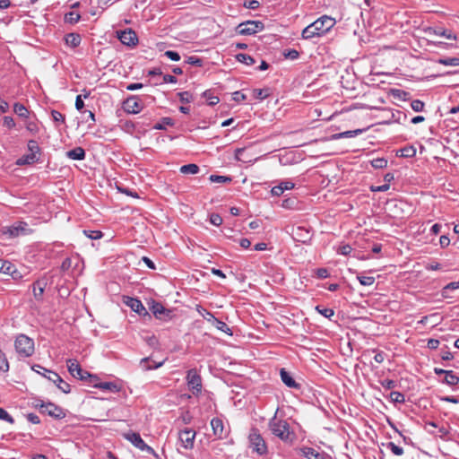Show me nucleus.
Masks as SVG:
<instances>
[{
  "label": "nucleus",
  "instance_id": "nucleus-57",
  "mask_svg": "<svg viewBox=\"0 0 459 459\" xmlns=\"http://www.w3.org/2000/svg\"><path fill=\"white\" fill-rule=\"evenodd\" d=\"M253 95L255 99L263 100L268 96V93L264 89H254Z\"/></svg>",
  "mask_w": 459,
  "mask_h": 459
},
{
  "label": "nucleus",
  "instance_id": "nucleus-54",
  "mask_svg": "<svg viewBox=\"0 0 459 459\" xmlns=\"http://www.w3.org/2000/svg\"><path fill=\"white\" fill-rule=\"evenodd\" d=\"M411 107L415 112H421L424 109L425 103L420 100H414L411 102Z\"/></svg>",
  "mask_w": 459,
  "mask_h": 459
},
{
  "label": "nucleus",
  "instance_id": "nucleus-62",
  "mask_svg": "<svg viewBox=\"0 0 459 459\" xmlns=\"http://www.w3.org/2000/svg\"><path fill=\"white\" fill-rule=\"evenodd\" d=\"M232 100L236 102H241L247 100V95L240 91H237L232 93Z\"/></svg>",
  "mask_w": 459,
  "mask_h": 459
},
{
  "label": "nucleus",
  "instance_id": "nucleus-49",
  "mask_svg": "<svg viewBox=\"0 0 459 459\" xmlns=\"http://www.w3.org/2000/svg\"><path fill=\"white\" fill-rule=\"evenodd\" d=\"M83 234L91 239H100L103 236L100 230H84Z\"/></svg>",
  "mask_w": 459,
  "mask_h": 459
},
{
  "label": "nucleus",
  "instance_id": "nucleus-52",
  "mask_svg": "<svg viewBox=\"0 0 459 459\" xmlns=\"http://www.w3.org/2000/svg\"><path fill=\"white\" fill-rule=\"evenodd\" d=\"M371 165L375 169H384L387 166V160L385 158H377L371 160Z\"/></svg>",
  "mask_w": 459,
  "mask_h": 459
},
{
  "label": "nucleus",
  "instance_id": "nucleus-48",
  "mask_svg": "<svg viewBox=\"0 0 459 459\" xmlns=\"http://www.w3.org/2000/svg\"><path fill=\"white\" fill-rule=\"evenodd\" d=\"M27 148H28L30 153H34L36 156L41 151V149L39 146L37 141H35V140H29L28 141V144H27Z\"/></svg>",
  "mask_w": 459,
  "mask_h": 459
},
{
  "label": "nucleus",
  "instance_id": "nucleus-63",
  "mask_svg": "<svg viewBox=\"0 0 459 459\" xmlns=\"http://www.w3.org/2000/svg\"><path fill=\"white\" fill-rule=\"evenodd\" d=\"M3 124L9 129H12L15 126V122L12 117L5 116L3 118Z\"/></svg>",
  "mask_w": 459,
  "mask_h": 459
},
{
  "label": "nucleus",
  "instance_id": "nucleus-29",
  "mask_svg": "<svg viewBox=\"0 0 459 459\" xmlns=\"http://www.w3.org/2000/svg\"><path fill=\"white\" fill-rule=\"evenodd\" d=\"M96 388L108 390L112 393H117L119 391L118 385L114 382H100L99 385H96Z\"/></svg>",
  "mask_w": 459,
  "mask_h": 459
},
{
  "label": "nucleus",
  "instance_id": "nucleus-11",
  "mask_svg": "<svg viewBox=\"0 0 459 459\" xmlns=\"http://www.w3.org/2000/svg\"><path fill=\"white\" fill-rule=\"evenodd\" d=\"M211 427L216 439H224L229 436L230 431L225 429L223 420L221 418L212 419Z\"/></svg>",
  "mask_w": 459,
  "mask_h": 459
},
{
  "label": "nucleus",
  "instance_id": "nucleus-5",
  "mask_svg": "<svg viewBox=\"0 0 459 459\" xmlns=\"http://www.w3.org/2000/svg\"><path fill=\"white\" fill-rule=\"evenodd\" d=\"M290 235L294 241L302 244H308L312 239L311 229L306 226H293L291 228Z\"/></svg>",
  "mask_w": 459,
  "mask_h": 459
},
{
  "label": "nucleus",
  "instance_id": "nucleus-23",
  "mask_svg": "<svg viewBox=\"0 0 459 459\" xmlns=\"http://www.w3.org/2000/svg\"><path fill=\"white\" fill-rule=\"evenodd\" d=\"M212 319V325L220 331L229 334V335H232V331L231 329L230 328V326L223 321L214 317L211 313H208Z\"/></svg>",
  "mask_w": 459,
  "mask_h": 459
},
{
  "label": "nucleus",
  "instance_id": "nucleus-38",
  "mask_svg": "<svg viewBox=\"0 0 459 459\" xmlns=\"http://www.w3.org/2000/svg\"><path fill=\"white\" fill-rule=\"evenodd\" d=\"M165 307L159 301H156L154 299H152L150 303V310L156 317L159 314H160V310H163Z\"/></svg>",
  "mask_w": 459,
  "mask_h": 459
},
{
  "label": "nucleus",
  "instance_id": "nucleus-26",
  "mask_svg": "<svg viewBox=\"0 0 459 459\" xmlns=\"http://www.w3.org/2000/svg\"><path fill=\"white\" fill-rule=\"evenodd\" d=\"M301 36L304 39H312L314 38H320L323 37L328 32L329 30H301Z\"/></svg>",
  "mask_w": 459,
  "mask_h": 459
},
{
  "label": "nucleus",
  "instance_id": "nucleus-46",
  "mask_svg": "<svg viewBox=\"0 0 459 459\" xmlns=\"http://www.w3.org/2000/svg\"><path fill=\"white\" fill-rule=\"evenodd\" d=\"M385 446L395 455L400 456L404 453L403 448L395 445L394 442H388Z\"/></svg>",
  "mask_w": 459,
  "mask_h": 459
},
{
  "label": "nucleus",
  "instance_id": "nucleus-19",
  "mask_svg": "<svg viewBox=\"0 0 459 459\" xmlns=\"http://www.w3.org/2000/svg\"><path fill=\"white\" fill-rule=\"evenodd\" d=\"M46 285H47V282L44 280H39L33 283L32 291H33L34 298L37 300H39V301L42 300V297H43V293H44Z\"/></svg>",
  "mask_w": 459,
  "mask_h": 459
},
{
  "label": "nucleus",
  "instance_id": "nucleus-59",
  "mask_svg": "<svg viewBox=\"0 0 459 459\" xmlns=\"http://www.w3.org/2000/svg\"><path fill=\"white\" fill-rule=\"evenodd\" d=\"M459 288V281H452V282H449L448 284H446L443 290H442V296L446 298V290H457Z\"/></svg>",
  "mask_w": 459,
  "mask_h": 459
},
{
  "label": "nucleus",
  "instance_id": "nucleus-36",
  "mask_svg": "<svg viewBox=\"0 0 459 459\" xmlns=\"http://www.w3.org/2000/svg\"><path fill=\"white\" fill-rule=\"evenodd\" d=\"M236 59L240 63L246 64L247 65H252L255 63V59L251 56L244 53L236 55Z\"/></svg>",
  "mask_w": 459,
  "mask_h": 459
},
{
  "label": "nucleus",
  "instance_id": "nucleus-21",
  "mask_svg": "<svg viewBox=\"0 0 459 459\" xmlns=\"http://www.w3.org/2000/svg\"><path fill=\"white\" fill-rule=\"evenodd\" d=\"M66 156L74 160H82L85 159L86 153L83 148L75 147L66 152Z\"/></svg>",
  "mask_w": 459,
  "mask_h": 459
},
{
  "label": "nucleus",
  "instance_id": "nucleus-44",
  "mask_svg": "<svg viewBox=\"0 0 459 459\" xmlns=\"http://www.w3.org/2000/svg\"><path fill=\"white\" fill-rule=\"evenodd\" d=\"M203 97L207 100L209 106H214L220 101L219 97L212 95L209 90L204 91Z\"/></svg>",
  "mask_w": 459,
  "mask_h": 459
},
{
  "label": "nucleus",
  "instance_id": "nucleus-64",
  "mask_svg": "<svg viewBox=\"0 0 459 459\" xmlns=\"http://www.w3.org/2000/svg\"><path fill=\"white\" fill-rule=\"evenodd\" d=\"M164 56H166L168 58H169L172 61H179L180 60V55L176 51L167 50L164 53Z\"/></svg>",
  "mask_w": 459,
  "mask_h": 459
},
{
  "label": "nucleus",
  "instance_id": "nucleus-18",
  "mask_svg": "<svg viewBox=\"0 0 459 459\" xmlns=\"http://www.w3.org/2000/svg\"><path fill=\"white\" fill-rule=\"evenodd\" d=\"M64 40L67 47L74 48L80 45L82 38L80 34L71 32L64 36Z\"/></svg>",
  "mask_w": 459,
  "mask_h": 459
},
{
  "label": "nucleus",
  "instance_id": "nucleus-24",
  "mask_svg": "<svg viewBox=\"0 0 459 459\" xmlns=\"http://www.w3.org/2000/svg\"><path fill=\"white\" fill-rule=\"evenodd\" d=\"M150 362H151V358L146 357V358H143L141 359L140 365L143 370L147 371V370L158 368L164 364V360L158 362V363L155 362L153 365H152Z\"/></svg>",
  "mask_w": 459,
  "mask_h": 459
},
{
  "label": "nucleus",
  "instance_id": "nucleus-42",
  "mask_svg": "<svg viewBox=\"0 0 459 459\" xmlns=\"http://www.w3.org/2000/svg\"><path fill=\"white\" fill-rule=\"evenodd\" d=\"M25 226L27 224L25 222H20L18 226H13L9 229V233L12 237H17L21 232L25 231Z\"/></svg>",
  "mask_w": 459,
  "mask_h": 459
},
{
  "label": "nucleus",
  "instance_id": "nucleus-13",
  "mask_svg": "<svg viewBox=\"0 0 459 459\" xmlns=\"http://www.w3.org/2000/svg\"><path fill=\"white\" fill-rule=\"evenodd\" d=\"M195 437V431L192 429H186L181 430L178 435L181 446L186 449H192L194 447Z\"/></svg>",
  "mask_w": 459,
  "mask_h": 459
},
{
  "label": "nucleus",
  "instance_id": "nucleus-1",
  "mask_svg": "<svg viewBox=\"0 0 459 459\" xmlns=\"http://www.w3.org/2000/svg\"><path fill=\"white\" fill-rule=\"evenodd\" d=\"M269 429L271 432L284 442H291L294 434L290 431V424L284 420H277L276 416L270 420Z\"/></svg>",
  "mask_w": 459,
  "mask_h": 459
},
{
  "label": "nucleus",
  "instance_id": "nucleus-37",
  "mask_svg": "<svg viewBox=\"0 0 459 459\" xmlns=\"http://www.w3.org/2000/svg\"><path fill=\"white\" fill-rule=\"evenodd\" d=\"M400 156L404 158H412L416 155V149L410 145L402 148L400 151Z\"/></svg>",
  "mask_w": 459,
  "mask_h": 459
},
{
  "label": "nucleus",
  "instance_id": "nucleus-2",
  "mask_svg": "<svg viewBox=\"0 0 459 459\" xmlns=\"http://www.w3.org/2000/svg\"><path fill=\"white\" fill-rule=\"evenodd\" d=\"M249 446L253 452L259 455H264L268 453L267 445L256 428H252L248 435Z\"/></svg>",
  "mask_w": 459,
  "mask_h": 459
},
{
  "label": "nucleus",
  "instance_id": "nucleus-6",
  "mask_svg": "<svg viewBox=\"0 0 459 459\" xmlns=\"http://www.w3.org/2000/svg\"><path fill=\"white\" fill-rule=\"evenodd\" d=\"M40 413L48 414L55 420L64 419L66 415L63 408L50 402L40 404Z\"/></svg>",
  "mask_w": 459,
  "mask_h": 459
},
{
  "label": "nucleus",
  "instance_id": "nucleus-10",
  "mask_svg": "<svg viewBox=\"0 0 459 459\" xmlns=\"http://www.w3.org/2000/svg\"><path fill=\"white\" fill-rule=\"evenodd\" d=\"M67 368L69 373L77 379L87 380L90 377V372L83 370L76 359H68Z\"/></svg>",
  "mask_w": 459,
  "mask_h": 459
},
{
  "label": "nucleus",
  "instance_id": "nucleus-35",
  "mask_svg": "<svg viewBox=\"0 0 459 459\" xmlns=\"http://www.w3.org/2000/svg\"><path fill=\"white\" fill-rule=\"evenodd\" d=\"M209 179L212 183H221V184H230L233 180L232 178L230 176H220V175H211Z\"/></svg>",
  "mask_w": 459,
  "mask_h": 459
},
{
  "label": "nucleus",
  "instance_id": "nucleus-50",
  "mask_svg": "<svg viewBox=\"0 0 459 459\" xmlns=\"http://www.w3.org/2000/svg\"><path fill=\"white\" fill-rule=\"evenodd\" d=\"M282 55L286 59L290 60H296L299 56V53L296 49H284Z\"/></svg>",
  "mask_w": 459,
  "mask_h": 459
},
{
  "label": "nucleus",
  "instance_id": "nucleus-30",
  "mask_svg": "<svg viewBox=\"0 0 459 459\" xmlns=\"http://www.w3.org/2000/svg\"><path fill=\"white\" fill-rule=\"evenodd\" d=\"M175 125L174 120L171 117H162L160 123L153 126L155 130H166V126H173Z\"/></svg>",
  "mask_w": 459,
  "mask_h": 459
},
{
  "label": "nucleus",
  "instance_id": "nucleus-14",
  "mask_svg": "<svg viewBox=\"0 0 459 459\" xmlns=\"http://www.w3.org/2000/svg\"><path fill=\"white\" fill-rule=\"evenodd\" d=\"M126 300L125 303L131 307L133 311L137 313L139 316H147L151 317L149 312L145 308V307L143 305L142 301L136 298H131V297H126Z\"/></svg>",
  "mask_w": 459,
  "mask_h": 459
},
{
  "label": "nucleus",
  "instance_id": "nucleus-16",
  "mask_svg": "<svg viewBox=\"0 0 459 459\" xmlns=\"http://www.w3.org/2000/svg\"><path fill=\"white\" fill-rule=\"evenodd\" d=\"M280 376L281 381L284 383L286 386L290 388H295L298 390L300 389V385L294 380V378L285 368H281Z\"/></svg>",
  "mask_w": 459,
  "mask_h": 459
},
{
  "label": "nucleus",
  "instance_id": "nucleus-51",
  "mask_svg": "<svg viewBox=\"0 0 459 459\" xmlns=\"http://www.w3.org/2000/svg\"><path fill=\"white\" fill-rule=\"evenodd\" d=\"M186 63L197 66L202 67L204 65V60L198 56H190L186 58Z\"/></svg>",
  "mask_w": 459,
  "mask_h": 459
},
{
  "label": "nucleus",
  "instance_id": "nucleus-34",
  "mask_svg": "<svg viewBox=\"0 0 459 459\" xmlns=\"http://www.w3.org/2000/svg\"><path fill=\"white\" fill-rule=\"evenodd\" d=\"M14 266L10 262L0 259V273L12 275L14 273Z\"/></svg>",
  "mask_w": 459,
  "mask_h": 459
},
{
  "label": "nucleus",
  "instance_id": "nucleus-8",
  "mask_svg": "<svg viewBox=\"0 0 459 459\" xmlns=\"http://www.w3.org/2000/svg\"><path fill=\"white\" fill-rule=\"evenodd\" d=\"M117 39L127 47H135L138 44V36L135 30H116Z\"/></svg>",
  "mask_w": 459,
  "mask_h": 459
},
{
  "label": "nucleus",
  "instance_id": "nucleus-20",
  "mask_svg": "<svg viewBox=\"0 0 459 459\" xmlns=\"http://www.w3.org/2000/svg\"><path fill=\"white\" fill-rule=\"evenodd\" d=\"M39 157L36 156L34 153H29L22 155L19 159H17L15 164L17 166H25V165H31L35 162L39 161Z\"/></svg>",
  "mask_w": 459,
  "mask_h": 459
},
{
  "label": "nucleus",
  "instance_id": "nucleus-25",
  "mask_svg": "<svg viewBox=\"0 0 459 459\" xmlns=\"http://www.w3.org/2000/svg\"><path fill=\"white\" fill-rule=\"evenodd\" d=\"M443 383L446 384L447 385L454 386L458 385L459 383V377L454 373L452 370H447L445 378L442 381Z\"/></svg>",
  "mask_w": 459,
  "mask_h": 459
},
{
  "label": "nucleus",
  "instance_id": "nucleus-61",
  "mask_svg": "<svg viewBox=\"0 0 459 459\" xmlns=\"http://www.w3.org/2000/svg\"><path fill=\"white\" fill-rule=\"evenodd\" d=\"M223 220L221 216L218 213H212L210 216V222L214 226L221 225Z\"/></svg>",
  "mask_w": 459,
  "mask_h": 459
},
{
  "label": "nucleus",
  "instance_id": "nucleus-17",
  "mask_svg": "<svg viewBox=\"0 0 459 459\" xmlns=\"http://www.w3.org/2000/svg\"><path fill=\"white\" fill-rule=\"evenodd\" d=\"M53 377H50V381L53 382L56 387L65 394L71 392V387L58 374H52Z\"/></svg>",
  "mask_w": 459,
  "mask_h": 459
},
{
  "label": "nucleus",
  "instance_id": "nucleus-53",
  "mask_svg": "<svg viewBox=\"0 0 459 459\" xmlns=\"http://www.w3.org/2000/svg\"><path fill=\"white\" fill-rule=\"evenodd\" d=\"M368 32V30H359V32L357 30H354V34L359 36L361 43H368L371 41Z\"/></svg>",
  "mask_w": 459,
  "mask_h": 459
},
{
  "label": "nucleus",
  "instance_id": "nucleus-4",
  "mask_svg": "<svg viewBox=\"0 0 459 459\" xmlns=\"http://www.w3.org/2000/svg\"><path fill=\"white\" fill-rule=\"evenodd\" d=\"M186 384L188 389L195 396H198L202 393V377L197 372L196 368H191L186 373Z\"/></svg>",
  "mask_w": 459,
  "mask_h": 459
},
{
  "label": "nucleus",
  "instance_id": "nucleus-60",
  "mask_svg": "<svg viewBox=\"0 0 459 459\" xmlns=\"http://www.w3.org/2000/svg\"><path fill=\"white\" fill-rule=\"evenodd\" d=\"M25 127L30 133L33 134H37L39 130L37 123L34 121H27L25 124Z\"/></svg>",
  "mask_w": 459,
  "mask_h": 459
},
{
  "label": "nucleus",
  "instance_id": "nucleus-43",
  "mask_svg": "<svg viewBox=\"0 0 459 459\" xmlns=\"http://www.w3.org/2000/svg\"><path fill=\"white\" fill-rule=\"evenodd\" d=\"M177 96L182 103H190L194 100L193 94L187 91L178 92Z\"/></svg>",
  "mask_w": 459,
  "mask_h": 459
},
{
  "label": "nucleus",
  "instance_id": "nucleus-27",
  "mask_svg": "<svg viewBox=\"0 0 459 459\" xmlns=\"http://www.w3.org/2000/svg\"><path fill=\"white\" fill-rule=\"evenodd\" d=\"M391 95L394 99H398V100H403V101L409 100L411 99L410 92L405 91L401 90V89H392L391 90Z\"/></svg>",
  "mask_w": 459,
  "mask_h": 459
},
{
  "label": "nucleus",
  "instance_id": "nucleus-3",
  "mask_svg": "<svg viewBox=\"0 0 459 459\" xmlns=\"http://www.w3.org/2000/svg\"><path fill=\"white\" fill-rule=\"evenodd\" d=\"M14 347L16 352L24 358L30 357L34 353V341L25 334L16 337Z\"/></svg>",
  "mask_w": 459,
  "mask_h": 459
},
{
  "label": "nucleus",
  "instance_id": "nucleus-58",
  "mask_svg": "<svg viewBox=\"0 0 459 459\" xmlns=\"http://www.w3.org/2000/svg\"><path fill=\"white\" fill-rule=\"evenodd\" d=\"M361 285L371 286L375 282V278L372 276H358Z\"/></svg>",
  "mask_w": 459,
  "mask_h": 459
},
{
  "label": "nucleus",
  "instance_id": "nucleus-45",
  "mask_svg": "<svg viewBox=\"0 0 459 459\" xmlns=\"http://www.w3.org/2000/svg\"><path fill=\"white\" fill-rule=\"evenodd\" d=\"M316 310L326 318H331L334 315V311L332 308L325 307L320 305L316 307Z\"/></svg>",
  "mask_w": 459,
  "mask_h": 459
},
{
  "label": "nucleus",
  "instance_id": "nucleus-55",
  "mask_svg": "<svg viewBox=\"0 0 459 459\" xmlns=\"http://www.w3.org/2000/svg\"><path fill=\"white\" fill-rule=\"evenodd\" d=\"M0 420H4L10 424L14 423V419L4 409L0 407Z\"/></svg>",
  "mask_w": 459,
  "mask_h": 459
},
{
  "label": "nucleus",
  "instance_id": "nucleus-47",
  "mask_svg": "<svg viewBox=\"0 0 459 459\" xmlns=\"http://www.w3.org/2000/svg\"><path fill=\"white\" fill-rule=\"evenodd\" d=\"M9 370V362L5 354L0 349V371L7 372Z\"/></svg>",
  "mask_w": 459,
  "mask_h": 459
},
{
  "label": "nucleus",
  "instance_id": "nucleus-40",
  "mask_svg": "<svg viewBox=\"0 0 459 459\" xmlns=\"http://www.w3.org/2000/svg\"><path fill=\"white\" fill-rule=\"evenodd\" d=\"M437 63L444 65L458 66L459 57L439 58L437 60Z\"/></svg>",
  "mask_w": 459,
  "mask_h": 459
},
{
  "label": "nucleus",
  "instance_id": "nucleus-9",
  "mask_svg": "<svg viewBox=\"0 0 459 459\" xmlns=\"http://www.w3.org/2000/svg\"><path fill=\"white\" fill-rule=\"evenodd\" d=\"M123 109L129 114H138L143 109V104L138 96H129L123 102Z\"/></svg>",
  "mask_w": 459,
  "mask_h": 459
},
{
  "label": "nucleus",
  "instance_id": "nucleus-12",
  "mask_svg": "<svg viewBox=\"0 0 459 459\" xmlns=\"http://www.w3.org/2000/svg\"><path fill=\"white\" fill-rule=\"evenodd\" d=\"M335 20L330 16L323 15L316 21L307 24L304 29H333Z\"/></svg>",
  "mask_w": 459,
  "mask_h": 459
},
{
  "label": "nucleus",
  "instance_id": "nucleus-15",
  "mask_svg": "<svg viewBox=\"0 0 459 459\" xmlns=\"http://www.w3.org/2000/svg\"><path fill=\"white\" fill-rule=\"evenodd\" d=\"M300 455L307 459H327V455L319 453L313 447L304 446L300 448Z\"/></svg>",
  "mask_w": 459,
  "mask_h": 459
},
{
  "label": "nucleus",
  "instance_id": "nucleus-33",
  "mask_svg": "<svg viewBox=\"0 0 459 459\" xmlns=\"http://www.w3.org/2000/svg\"><path fill=\"white\" fill-rule=\"evenodd\" d=\"M174 310L170 308L164 307L163 310H160V314H159L156 318L163 321H169L174 317Z\"/></svg>",
  "mask_w": 459,
  "mask_h": 459
},
{
  "label": "nucleus",
  "instance_id": "nucleus-28",
  "mask_svg": "<svg viewBox=\"0 0 459 459\" xmlns=\"http://www.w3.org/2000/svg\"><path fill=\"white\" fill-rule=\"evenodd\" d=\"M13 112L20 117L27 118L29 117V110L27 108L19 102L14 103L13 105Z\"/></svg>",
  "mask_w": 459,
  "mask_h": 459
},
{
  "label": "nucleus",
  "instance_id": "nucleus-41",
  "mask_svg": "<svg viewBox=\"0 0 459 459\" xmlns=\"http://www.w3.org/2000/svg\"><path fill=\"white\" fill-rule=\"evenodd\" d=\"M390 400L394 403H405V396L403 394L397 392V391H392L390 393Z\"/></svg>",
  "mask_w": 459,
  "mask_h": 459
},
{
  "label": "nucleus",
  "instance_id": "nucleus-7",
  "mask_svg": "<svg viewBox=\"0 0 459 459\" xmlns=\"http://www.w3.org/2000/svg\"><path fill=\"white\" fill-rule=\"evenodd\" d=\"M126 438L129 440L135 447L139 448L142 451H145L150 455L157 456L155 450L148 446L141 437L139 433L136 432H129L125 435Z\"/></svg>",
  "mask_w": 459,
  "mask_h": 459
},
{
  "label": "nucleus",
  "instance_id": "nucleus-39",
  "mask_svg": "<svg viewBox=\"0 0 459 459\" xmlns=\"http://www.w3.org/2000/svg\"><path fill=\"white\" fill-rule=\"evenodd\" d=\"M79 19L80 14L75 11L69 12L65 15V22L70 25L75 24Z\"/></svg>",
  "mask_w": 459,
  "mask_h": 459
},
{
  "label": "nucleus",
  "instance_id": "nucleus-22",
  "mask_svg": "<svg viewBox=\"0 0 459 459\" xmlns=\"http://www.w3.org/2000/svg\"><path fill=\"white\" fill-rule=\"evenodd\" d=\"M367 130H368V128L344 131V132H342V133H338V134H333L332 135V139L354 137V136H357V135L366 132Z\"/></svg>",
  "mask_w": 459,
  "mask_h": 459
},
{
  "label": "nucleus",
  "instance_id": "nucleus-31",
  "mask_svg": "<svg viewBox=\"0 0 459 459\" xmlns=\"http://www.w3.org/2000/svg\"><path fill=\"white\" fill-rule=\"evenodd\" d=\"M179 170L182 174L194 175V174H197L199 172L200 168L196 164L190 163V164L181 166Z\"/></svg>",
  "mask_w": 459,
  "mask_h": 459
},
{
  "label": "nucleus",
  "instance_id": "nucleus-56",
  "mask_svg": "<svg viewBox=\"0 0 459 459\" xmlns=\"http://www.w3.org/2000/svg\"><path fill=\"white\" fill-rule=\"evenodd\" d=\"M381 385L385 390H392L396 387L397 384L394 380L392 379H384L380 381Z\"/></svg>",
  "mask_w": 459,
  "mask_h": 459
},
{
  "label": "nucleus",
  "instance_id": "nucleus-32",
  "mask_svg": "<svg viewBox=\"0 0 459 459\" xmlns=\"http://www.w3.org/2000/svg\"><path fill=\"white\" fill-rule=\"evenodd\" d=\"M51 117L56 127L65 124V117L61 112L53 109L51 110Z\"/></svg>",
  "mask_w": 459,
  "mask_h": 459
}]
</instances>
